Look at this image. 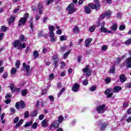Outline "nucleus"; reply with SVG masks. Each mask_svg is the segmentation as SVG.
Wrapping results in <instances>:
<instances>
[{
  "mask_svg": "<svg viewBox=\"0 0 131 131\" xmlns=\"http://www.w3.org/2000/svg\"><path fill=\"white\" fill-rule=\"evenodd\" d=\"M94 3L97 5L89 4L88 5L89 7L91 8V9H92V10H96V11L100 10V8H101L100 1L99 0H94Z\"/></svg>",
  "mask_w": 131,
  "mask_h": 131,
  "instance_id": "nucleus-1",
  "label": "nucleus"
},
{
  "mask_svg": "<svg viewBox=\"0 0 131 131\" xmlns=\"http://www.w3.org/2000/svg\"><path fill=\"white\" fill-rule=\"evenodd\" d=\"M76 8L74 7V4L73 3H71L70 4L67 8V11L68 12V14H73L75 12H76Z\"/></svg>",
  "mask_w": 131,
  "mask_h": 131,
  "instance_id": "nucleus-2",
  "label": "nucleus"
},
{
  "mask_svg": "<svg viewBox=\"0 0 131 131\" xmlns=\"http://www.w3.org/2000/svg\"><path fill=\"white\" fill-rule=\"evenodd\" d=\"M82 70L83 73L85 74L86 76H91V75H92V72L93 71L92 70V69H90V66H86L85 68L83 69Z\"/></svg>",
  "mask_w": 131,
  "mask_h": 131,
  "instance_id": "nucleus-3",
  "label": "nucleus"
},
{
  "mask_svg": "<svg viewBox=\"0 0 131 131\" xmlns=\"http://www.w3.org/2000/svg\"><path fill=\"white\" fill-rule=\"evenodd\" d=\"M100 31L104 33H112V31H109L107 28H105V22H103L101 25Z\"/></svg>",
  "mask_w": 131,
  "mask_h": 131,
  "instance_id": "nucleus-4",
  "label": "nucleus"
},
{
  "mask_svg": "<svg viewBox=\"0 0 131 131\" xmlns=\"http://www.w3.org/2000/svg\"><path fill=\"white\" fill-rule=\"evenodd\" d=\"M10 89L12 93H18L21 91V88H15L14 84H10Z\"/></svg>",
  "mask_w": 131,
  "mask_h": 131,
  "instance_id": "nucleus-5",
  "label": "nucleus"
},
{
  "mask_svg": "<svg viewBox=\"0 0 131 131\" xmlns=\"http://www.w3.org/2000/svg\"><path fill=\"white\" fill-rule=\"evenodd\" d=\"M15 106L16 109H19L20 106L22 108V109H24V108H25V103H24V101H23V100H21L20 102H16Z\"/></svg>",
  "mask_w": 131,
  "mask_h": 131,
  "instance_id": "nucleus-6",
  "label": "nucleus"
},
{
  "mask_svg": "<svg viewBox=\"0 0 131 131\" xmlns=\"http://www.w3.org/2000/svg\"><path fill=\"white\" fill-rule=\"evenodd\" d=\"M111 14H112V12L110 10H108L107 11H105L104 13H103L101 16L100 18H102V19H104L105 17H107V18H110L111 16Z\"/></svg>",
  "mask_w": 131,
  "mask_h": 131,
  "instance_id": "nucleus-7",
  "label": "nucleus"
},
{
  "mask_svg": "<svg viewBox=\"0 0 131 131\" xmlns=\"http://www.w3.org/2000/svg\"><path fill=\"white\" fill-rule=\"evenodd\" d=\"M13 46L14 48H16L17 50H20L21 49V42H20V40H15L13 42Z\"/></svg>",
  "mask_w": 131,
  "mask_h": 131,
  "instance_id": "nucleus-8",
  "label": "nucleus"
},
{
  "mask_svg": "<svg viewBox=\"0 0 131 131\" xmlns=\"http://www.w3.org/2000/svg\"><path fill=\"white\" fill-rule=\"evenodd\" d=\"M97 111L99 113H104L105 112V105L102 104L97 108Z\"/></svg>",
  "mask_w": 131,
  "mask_h": 131,
  "instance_id": "nucleus-9",
  "label": "nucleus"
},
{
  "mask_svg": "<svg viewBox=\"0 0 131 131\" xmlns=\"http://www.w3.org/2000/svg\"><path fill=\"white\" fill-rule=\"evenodd\" d=\"M98 125H101V130H104L106 127H107V125H108V123H103L102 124V121H100L98 123Z\"/></svg>",
  "mask_w": 131,
  "mask_h": 131,
  "instance_id": "nucleus-10",
  "label": "nucleus"
},
{
  "mask_svg": "<svg viewBox=\"0 0 131 131\" xmlns=\"http://www.w3.org/2000/svg\"><path fill=\"white\" fill-rule=\"evenodd\" d=\"M26 19L21 17L20 20L18 21V26H24L25 25V23H26Z\"/></svg>",
  "mask_w": 131,
  "mask_h": 131,
  "instance_id": "nucleus-11",
  "label": "nucleus"
},
{
  "mask_svg": "<svg viewBox=\"0 0 131 131\" xmlns=\"http://www.w3.org/2000/svg\"><path fill=\"white\" fill-rule=\"evenodd\" d=\"M50 127L51 128H52V127H55L56 128H58V127H59V121L56 120L54 121V122L52 123L50 125Z\"/></svg>",
  "mask_w": 131,
  "mask_h": 131,
  "instance_id": "nucleus-12",
  "label": "nucleus"
},
{
  "mask_svg": "<svg viewBox=\"0 0 131 131\" xmlns=\"http://www.w3.org/2000/svg\"><path fill=\"white\" fill-rule=\"evenodd\" d=\"M72 90L73 92H78L79 90V84L77 83H75L72 87Z\"/></svg>",
  "mask_w": 131,
  "mask_h": 131,
  "instance_id": "nucleus-13",
  "label": "nucleus"
},
{
  "mask_svg": "<svg viewBox=\"0 0 131 131\" xmlns=\"http://www.w3.org/2000/svg\"><path fill=\"white\" fill-rule=\"evenodd\" d=\"M23 67L27 72H29V70H30V66L27 64L25 62L23 63Z\"/></svg>",
  "mask_w": 131,
  "mask_h": 131,
  "instance_id": "nucleus-14",
  "label": "nucleus"
},
{
  "mask_svg": "<svg viewBox=\"0 0 131 131\" xmlns=\"http://www.w3.org/2000/svg\"><path fill=\"white\" fill-rule=\"evenodd\" d=\"M112 90H111V89H107L105 91V95H107V98H110L111 97H112L113 93H111V91Z\"/></svg>",
  "mask_w": 131,
  "mask_h": 131,
  "instance_id": "nucleus-15",
  "label": "nucleus"
},
{
  "mask_svg": "<svg viewBox=\"0 0 131 131\" xmlns=\"http://www.w3.org/2000/svg\"><path fill=\"white\" fill-rule=\"evenodd\" d=\"M41 125L42 127H48V126H49V124L48 123V120L47 119H45L43 120L41 123Z\"/></svg>",
  "mask_w": 131,
  "mask_h": 131,
  "instance_id": "nucleus-16",
  "label": "nucleus"
},
{
  "mask_svg": "<svg viewBox=\"0 0 131 131\" xmlns=\"http://www.w3.org/2000/svg\"><path fill=\"white\" fill-rule=\"evenodd\" d=\"M125 62L126 67L131 68V57L127 58Z\"/></svg>",
  "mask_w": 131,
  "mask_h": 131,
  "instance_id": "nucleus-17",
  "label": "nucleus"
},
{
  "mask_svg": "<svg viewBox=\"0 0 131 131\" xmlns=\"http://www.w3.org/2000/svg\"><path fill=\"white\" fill-rule=\"evenodd\" d=\"M39 14L41 15L42 14V10H43V8H42V4L39 3L38 5Z\"/></svg>",
  "mask_w": 131,
  "mask_h": 131,
  "instance_id": "nucleus-18",
  "label": "nucleus"
},
{
  "mask_svg": "<svg viewBox=\"0 0 131 131\" xmlns=\"http://www.w3.org/2000/svg\"><path fill=\"white\" fill-rule=\"evenodd\" d=\"M53 60L54 61V67L55 68H57L58 67V61H59V58H58V57H56V56H54L53 57Z\"/></svg>",
  "mask_w": 131,
  "mask_h": 131,
  "instance_id": "nucleus-19",
  "label": "nucleus"
},
{
  "mask_svg": "<svg viewBox=\"0 0 131 131\" xmlns=\"http://www.w3.org/2000/svg\"><path fill=\"white\" fill-rule=\"evenodd\" d=\"M120 80L121 82H124L126 80V77L124 74H121L120 76Z\"/></svg>",
  "mask_w": 131,
  "mask_h": 131,
  "instance_id": "nucleus-20",
  "label": "nucleus"
},
{
  "mask_svg": "<svg viewBox=\"0 0 131 131\" xmlns=\"http://www.w3.org/2000/svg\"><path fill=\"white\" fill-rule=\"evenodd\" d=\"M93 41V38H90L85 40V45H86V47H89L90 43H91V42Z\"/></svg>",
  "mask_w": 131,
  "mask_h": 131,
  "instance_id": "nucleus-21",
  "label": "nucleus"
},
{
  "mask_svg": "<svg viewBox=\"0 0 131 131\" xmlns=\"http://www.w3.org/2000/svg\"><path fill=\"white\" fill-rule=\"evenodd\" d=\"M16 19V16L15 15H12L10 17V20L8 21L9 24H12Z\"/></svg>",
  "mask_w": 131,
  "mask_h": 131,
  "instance_id": "nucleus-22",
  "label": "nucleus"
},
{
  "mask_svg": "<svg viewBox=\"0 0 131 131\" xmlns=\"http://www.w3.org/2000/svg\"><path fill=\"white\" fill-rule=\"evenodd\" d=\"M110 28L113 31H116L117 30V24H114L110 27Z\"/></svg>",
  "mask_w": 131,
  "mask_h": 131,
  "instance_id": "nucleus-23",
  "label": "nucleus"
},
{
  "mask_svg": "<svg viewBox=\"0 0 131 131\" xmlns=\"http://www.w3.org/2000/svg\"><path fill=\"white\" fill-rule=\"evenodd\" d=\"M5 115H6V114L5 113H3L0 116V118L2 120V122L3 124H4V123H5V122H6V119H4V118L5 117Z\"/></svg>",
  "mask_w": 131,
  "mask_h": 131,
  "instance_id": "nucleus-24",
  "label": "nucleus"
},
{
  "mask_svg": "<svg viewBox=\"0 0 131 131\" xmlns=\"http://www.w3.org/2000/svg\"><path fill=\"white\" fill-rule=\"evenodd\" d=\"M119 91H121V87L119 86H116L114 88V93H117Z\"/></svg>",
  "mask_w": 131,
  "mask_h": 131,
  "instance_id": "nucleus-25",
  "label": "nucleus"
},
{
  "mask_svg": "<svg viewBox=\"0 0 131 131\" xmlns=\"http://www.w3.org/2000/svg\"><path fill=\"white\" fill-rule=\"evenodd\" d=\"M84 10L86 14H90L91 11V8L88 6H85L84 7Z\"/></svg>",
  "mask_w": 131,
  "mask_h": 131,
  "instance_id": "nucleus-26",
  "label": "nucleus"
},
{
  "mask_svg": "<svg viewBox=\"0 0 131 131\" xmlns=\"http://www.w3.org/2000/svg\"><path fill=\"white\" fill-rule=\"evenodd\" d=\"M48 29L50 32H54L55 31V27H54V26L49 25Z\"/></svg>",
  "mask_w": 131,
  "mask_h": 131,
  "instance_id": "nucleus-27",
  "label": "nucleus"
},
{
  "mask_svg": "<svg viewBox=\"0 0 131 131\" xmlns=\"http://www.w3.org/2000/svg\"><path fill=\"white\" fill-rule=\"evenodd\" d=\"M23 123V120H20L18 122H17L15 125V127L17 128L20 126V125H22Z\"/></svg>",
  "mask_w": 131,
  "mask_h": 131,
  "instance_id": "nucleus-28",
  "label": "nucleus"
},
{
  "mask_svg": "<svg viewBox=\"0 0 131 131\" xmlns=\"http://www.w3.org/2000/svg\"><path fill=\"white\" fill-rule=\"evenodd\" d=\"M16 72H17V69L13 68L11 69V74L12 75H14V74H15Z\"/></svg>",
  "mask_w": 131,
  "mask_h": 131,
  "instance_id": "nucleus-29",
  "label": "nucleus"
},
{
  "mask_svg": "<svg viewBox=\"0 0 131 131\" xmlns=\"http://www.w3.org/2000/svg\"><path fill=\"white\" fill-rule=\"evenodd\" d=\"M56 29H58L56 32V33H57L59 35L62 34V30L59 29L60 27H59V26H56Z\"/></svg>",
  "mask_w": 131,
  "mask_h": 131,
  "instance_id": "nucleus-30",
  "label": "nucleus"
},
{
  "mask_svg": "<svg viewBox=\"0 0 131 131\" xmlns=\"http://www.w3.org/2000/svg\"><path fill=\"white\" fill-rule=\"evenodd\" d=\"M32 125V121L28 122L24 125L25 127H28V126H31Z\"/></svg>",
  "mask_w": 131,
  "mask_h": 131,
  "instance_id": "nucleus-31",
  "label": "nucleus"
},
{
  "mask_svg": "<svg viewBox=\"0 0 131 131\" xmlns=\"http://www.w3.org/2000/svg\"><path fill=\"white\" fill-rule=\"evenodd\" d=\"M71 53V51L69 50V51H68L66 53H64L63 55V59H66V58H67V56H68V55H69V54H70Z\"/></svg>",
  "mask_w": 131,
  "mask_h": 131,
  "instance_id": "nucleus-32",
  "label": "nucleus"
},
{
  "mask_svg": "<svg viewBox=\"0 0 131 131\" xmlns=\"http://www.w3.org/2000/svg\"><path fill=\"white\" fill-rule=\"evenodd\" d=\"M73 31L75 33H78L79 32V29H78V27H75L74 28Z\"/></svg>",
  "mask_w": 131,
  "mask_h": 131,
  "instance_id": "nucleus-33",
  "label": "nucleus"
},
{
  "mask_svg": "<svg viewBox=\"0 0 131 131\" xmlns=\"http://www.w3.org/2000/svg\"><path fill=\"white\" fill-rule=\"evenodd\" d=\"M1 30L2 32H5V31L8 30V28L3 26L1 27Z\"/></svg>",
  "mask_w": 131,
  "mask_h": 131,
  "instance_id": "nucleus-34",
  "label": "nucleus"
},
{
  "mask_svg": "<svg viewBox=\"0 0 131 131\" xmlns=\"http://www.w3.org/2000/svg\"><path fill=\"white\" fill-rule=\"evenodd\" d=\"M96 29V26H93L89 28V31H90V32H94V31H95V30Z\"/></svg>",
  "mask_w": 131,
  "mask_h": 131,
  "instance_id": "nucleus-35",
  "label": "nucleus"
},
{
  "mask_svg": "<svg viewBox=\"0 0 131 131\" xmlns=\"http://www.w3.org/2000/svg\"><path fill=\"white\" fill-rule=\"evenodd\" d=\"M36 115H37V111H34L30 114V116H32V117L36 116Z\"/></svg>",
  "mask_w": 131,
  "mask_h": 131,
  "instance_id": "nucleus-36",
  "label": "nucleus"
},
{
  "mask_svg": "<svg viewBox=\"0 0 131 131\" xmlns=\"http://www.w3.org/2000/svg\"><path fill=\"white\" fill-rule=\"evenodd\" d=\"M48 99H49L51 102H54L55 100V97L52 95H50L49 96H48Z\"/></svg>",
  "mask_w": 131,
  "mask_h": 131,
  "instance_id": "nucleus-37",
  "label": "nucleus"
},
{
  "mask_svg": "<svg viewBox=\"0 0 131 131\" xmlns=\"http://www.w3.org/2000/svg\"><path fill=\"white\" fill-rule=\"evenodd\" d=\"M114 72H115V67H113L110 69L109 73H114Z\"/></svg>",
  "mask_w": 131,
  "mask_h": 131,
  "instance_id": "nucleus-38",
  "label": "nucleus"
},
{
  "mask_svg": "<svg viewBox=\"0 0 131 131\" xmlns=\"http://www.w3.org/2000/svg\"><path fill=\"white\" fill-rule=\"evenodd\" d=\"M15 67L18 69L20 67V60H17L15 63Z\"/></svg>",
  "mask_w": 131,
  "mask_h": 131,
  "instance_id": "nucleus-39",
  "label": "nucleus"
},
{
  "mask_svg": "<svg viewBox=\"0 0 131 131\" xmlns=\"http://www.w3.org/2000/svg\"><path fill=\"white\" fill-rule=\"evenodd\" d=\"M33 56L35 58H37L38 57V51H35L33 53Z\"/></svg>",
  "mask_w": 131,
  "mask_h": 131,
  "instance_id": "nucleus-40",
  "label": "nucleus"
},
{
  "mask_svg": "<svg viewBox=\"0 0 131 131\" xmlns=\"http://www.w3.org/2000/svg\"><path fill=\"white\" fill-rule=\"evenodd\" d=\"M64 120V117H63V116H60L59 117H58V123L59 122L61 123L62 122V121Z\"/></svg>",
  "mask_w": 131,
  "mask_h": 131,
  "instance_id": "nucleus-41",
  "label": "nucleus"
},
{
  "mask_svg": "<svg viewBox=\"0 0 131 131\" xmlns=\"http://www.w3.org/2000/svg\"><path fill=\"white\" fill-rule=\"evenodd\" d=\"M60 39L61 41H63V40H66L67 39V38L66 36L62 35L60 36Z\"/></svg>",
  "mask_w": 131,
  "mask_h": 131,
  "instance_id": "nucleus-42",
  "label": "nucleus"
},
{
  "mask_svg": "<svg viewBox=\"0 0 131 131\" xmlns=\"http://www.w3.org/2000/svg\"><path fill=\"white\" fill-rule=\"evenodd\" d=\"M119 30H120V31H122V30H124V29H125V26L124 25H121L119 27Z\"/></svg>",
  "mask_w": 131,
  "mask_h": 131,
  "instance_id": "nucleus-43",
  "label": "nucleus"
},
{
  "mask_svg": "<svg viewBox=\"0 0 131 131\" xmlns=\"http://www.w3.org/2000/svg\"><path fill=\"white\" fill-rule=\"evenodd\" d=\"M27 94V91L26 90H24L21 92V95L23 96H26V94Z\"/></svg>",
  "mask_w": 131,
  "mask_h": 131,
  "instance_id": "nucleus-44",
  "label": "nucleus"
},
{
  "mask_svg": "<svg viewBox=\"0 0 131 131\" xmlns=\"http://www.w3.org/2000/svg\"><path fill=\"white\" fill-rule=\"evenodd\" d=\"M29 117V112H28V111H26L25 113L24 117L25 118H28Z\"/></svg>",
  "mask_w": 131,
  "mask_h": 131,
  "instance_id": "nucleus-45",
  "label": "nucleus"
},
{
  "mask_svg": "<svg viewBox=\"0 0 131 131\" xmlns=\"http://www.w3.org/2000/svg\"><path fill=\"white\" fill-rule=\"evenodd\" d=\"M28 17H29V14L26 13L24 15V17L23 18L27 21V18H28Z\"/></svg>",
  "mask_w": 131,
  "mask_h": 131,
  "instance_id": "nucleus-46",
  "label": "nucleus"
},
{
  "mask_svg": "<svg viewBox=\"0 0 131 131\" xmlns=\"http://www.w3.org/2000/svg\"><path fill=\"white\" fill-rule=\"evenodd\" d=\"M105 81L106 82V83H110L111 81V79H110V78H106L105 79Z\"/></svg>",
  "mask_w": 131,
  "mask_h": 131,
  "instance_id": "nucleus-47",
  "label": "nucleus"
},
{
  "mask_svg": "<svg viewBox=\"0 0 131 131\" xmlns=\"http://www.w3.org/2000/svg\"><path fill=\"white\" fill-rule=\"evenodd\" d=\"M53 2L54 1L53 0H46L47 6H49V5L52 4V3H53Z\"/></svg>",
  "mask_w": 131,
  "mask_h": 131,
  "instance_id": "nucleus-48",
  "label": "nucleus"
},
{
  "mask_svg": "<svg viewBox=\"0 0 131 131\" xmlns=\"http://www.w3.org/2000/svg\"><path fill=\"white\" fill-rule=\"evenodd\" d=\"M125 45H131V38L128 39V40H127L125 42Z\"/></svg>",
  "mask_w": 131,
  "mask_h": 131,
  "instance_id": "nucleus-49",
  "label": "nucleus"
},
{
  "mask_svg": "<svg viewBox=\"0 0 131 131\" xmlns=\"http://www.w3.org/2000/svg\"><path fill=\"white\" fill-rule=\"evenodd\" d=\"M32 127L34 129H35L37 127V122H35L32 125Z\"/></svg>",
  "mask_w": 131,
  "mask_h": 131,
  "instance_id": "nucleus-50",
  "label": "nucleus"
},
{
  "mask_svg": "<svg viewBox=\"0 0 131 131\" xmlns=\"http://www.w3.org/2000/svg\"><path fill=\"white\" fill-rule=\"evenodd\" d=\"M43 118H45V115H43V114H41V115L39 116V120H42V119H43Z\"/></svg>",
  "mask_w": 131,
  "mask_h": 131,
  "instance_id": "nucleus-51",
  "label": "nucleus"
},
{
  "mask_svg": "<svg viewBox=\"0 0 131 131\" xmlns=\"http://www.w3.org/2000/svg\"><path fill=\"white\" fill-rule=\"evenodd\" d=\"M30 27L32 30H33V20H32V19H31L30 21Z\"/></svg>",
  "mask_w": 131,
  "mask_h": 131,
  "instance_id": "nucleus-52",
  "label": "nucleus"
},
{
  "mask_svg": "<svg viewBox=\"0 0 131 131\" xmlns=\"http://www.w3.org/2000/svg\"><path fill=\"white\" fill-rule=\"evenodd\" d=\"M51 40L52 42H55V41H56V40H57V38H56L55 37H51Z\"/></svg>",
  "mask_w": 131,
  "mask_h": 131,
  "instance_id": "nucleus-53",
  "label": "nucleus"
},
{
  "mask_svg": "<svg viewBox=\"0 0 131 131\" xmlns=\"http://www.w3.org/2000/svg\"><path fill=\"white\" fill-rule=\"evenodd\" d=\"M88 83H89V81H88V80L85 79L83 80V84H84V85H88Z\"/></svg>",
  "mask_w": 131,
  "mask_h": 131,
  "instance_id": "nucleus-54",
  "label": "nucleus"
},
{
  "mask_svg": "<svg viewBox=\"0 0 131 131\" xmlns=\"http://www.w3.org/2000/svg\"><path fill=\"white\" fill-rule=\"evenodd\" d=\"M96 86H93L90 88V91L91 92H94V91H96Z\"/></svg>",
  "mask_w": 131,
  "mask_h": 131,
  "instance_id": "nucleus-55",
  "label": "nucleus"
},
{
  "mask_svg": "<svg viewBox=\"0 0 131 131\" xmlns=\"http://www.w3.org/2000/svg\"><path fill=\"white\" fill-rule=\"evenodd\" d=\"M107 49H108V47L106 45H104L102 47V51H106Z\"/></svg>",
  "mask_w": 131,
  "mask_h": 131,
  "instance_id": "nucleus-56",
  "label": "nucleus"
},
{
  "mask_svg": "<svg viewBox=\"0 0 131 131\" xmlns=\"http://www.w3.org/2000/svg\"><path fill=\"white\" fill-rule=\"evenodd\" d=\"M18 121H19V117H16L14 119V123H17V122H18Z\"/></svg>",
  "mask_w": 131,
  "mask_h": 131,
  "instance_id": "nucleus-57",
  "label": "nucleus"
},
{
  "mask_svg": "<svg viewBox=\"0 0 131 131\" xmlns=\"http://www.w3.org/2000/svg\"><path fill=\"white\" fill-rule=\"evenodd\" d=\"M125 86L127 89H130L131 88V83H129L125 85Z\"/></svg>",
  "mask_w": 131,
  "mask_h": 131,
  "instance_id": "nucleus-58",
  "label": "nucleus"
},
{
  "mask_svg": "<svg viewBox=\"0 0 131 131\" xmlns=\"http://www.w3.org/2000/svg\"><path fill=\"white\" fill-rule=\"evenodd\" d=\"M49 33L50 34V37H54V36H55V33H54V32H49Z\"/></svg>",
  "mask_w": 131,
  "mask_h": 131,
  "instance_id": "nucleus-59",
  "label": "nucleus"
},
{
  "mask_svg": "<svg viewBox=\"0 0 131 131\" xmlns=\"http://www.w3.org/2000/svg\"><path fill=\"white\" fill-rule=\"evenodd\" d=\"M10 112L12 113V114H14L15 112H16V111L15 110V108H10Z\"/></svg>",
  "mask_w": 131,
  "mask_h": 131,
  "instance_id": "nucleus-60",
  "label": "nucleus"
},
{
  "mask_svg": "<svg viewBox=\"0 0 131 131\" xmlns=\"http://www.w3.org/2000/svg\"><path fill=\"white\" fill-rule=\"evenodd\" d=\"M66 50V46H63L60 48L61 52H64Z\"/></svg>",
  "mask_w": 131,
  "mask_h": 131,
  "instance_id": "nucleus-61",
  "label": "nucleus"
},
{
  "mask_svg": "<svg viewBox=\"0 0 131 131\" xmlns=\"http://www.w3.org/2000/svg\"><path fill=\"white\" fill-rule=\"evenodd\" d=\"M29 52H30V48L27 47L26 49V53L27 54L28 53H29Z\"/></svg>",
  "mask_w": 131,
  "mask_h": 131,
  "instance_id": "nucleus-62",
  "label": "nucleus"
},
{
  "mask_svg": "<svg viewBox=\"0 0 131 131\" xmlns=\"http://www.w3.org/2000/svg\"><path fill=\"white\" fill-rule=\"evenodd\" d=\"M8 78V73H4L3 75V78Z\"/></svg>",
  "mask_w": 131,
  "mask_h": 131,
  "instance_id": "nucleus-63",
  "label": "nucleus"
},
{
  "mask_svg": "<svg viewBox=\"0 0 131 131\" xmlns=\"http://www.w3.org/2000/svg\"><path fill=\"white\" fill-rule=\"evenodd\" d=\"M49 79H54V74H51L49 75Z\"/></svg>",
  "mask_w": 131,
  "mask_h": 131,
  "instance_id": "nucleus-64",
  "label": "nucleus"
}]
</instances>
